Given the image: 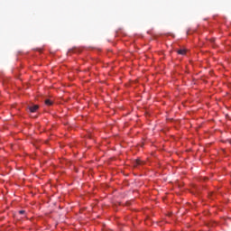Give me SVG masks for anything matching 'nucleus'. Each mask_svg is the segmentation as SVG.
<instances>
[{"label":"nucleus","instance_id":"obj_1","mask_svg":"<svg viewBox=\"0 0 231 231\" xmlns=\"http://www.w3.org/2000/svg\"><path fill=\"white\" fill-rule=\"evenodd\" d=\"M37 109H39V106H37V105H34V106L29 107V111H31V113H35V111H37Z\"/></svg>","mask_w":231,"mask_h":231},{"label":"nucleus","instance_id":"obj_2","mask_svg":"<svg viewBox=\"0 0 231 231\" xmlns=\"http://www.w3.org/2000/svg\"><path fill=\"white\" fill-rule=\"evenodd\" d=\"M177 53L179 55H185L187 53V51L184 49H180V50L177 51Z\"/></svg>","mask_w":231,"mask_h":231},{"label":"nucleus","instance_id":"obj_3","mask_svg":"<svg viewBox=\"0 0 231 231\" xmlns=\"http://www.w3.org/2000/svg\"><path fill=\"white\" fill-rule=\"evenodd\" d=\"M45 105L46 106H53V101H51L50 99H45Z\"/></svg>","mask_w":231,"mask_h":231},{"label":"nucleus","instance_id":"obj_4","mask_svg":"<svg viewBox=\"0 0 231 231\" xmlns=\"http://www.w3.org/2000/svg\"><path fill=\"white\" fill-rule=\"evenodd\" d=\"M135 165H142V161L136 160L135 161Z\"/></svg>","mask_w":231,"mask_h":231},{"label":"nucleus","instance_id":"obj_5","mask_svg":"<svg viewBox=\"0 0 231 231\" xmlns=\"http://www.w3.org/2000/svg\"><path fill=\"white\" fill-rule=\"evenodd\" d=\"M25 213H26V211H24V210H20L19 211V214H21V215L25 214Z\"/></svg>","mask_w":231,"mask_h":231},{"label":"nucleus","instance_id":"obj_6","mask_svg":"<svg viewBox=\"0 0 231 231\" xmlns=\"http://www.w3.org/2000/svg\"><path fill=\"white\" fill-rule=\"evenodd\" d=\"M211 42H214V40H211Z\"/></svg>","mask_w":231,"mask_h":231}]
</instances>
